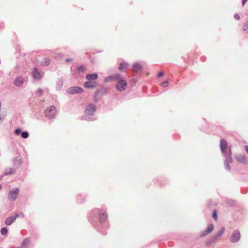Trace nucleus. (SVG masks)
I'll list each match as a JSON object with an SVG mask.
<instances>
[{
	"label": "nucleus",
	"mask_w": 248,
	"mask_h": 248,
	"mask_svg": "<svg viewBox=\"0 0 248 248\" xmlns=\"http://www.w3.org/2000/svg\"><path fill=\"white\" fill-rule=\"evenodd\" d=\"M116 78L118 80V83L116 85L117 89L120 92L124 91L127 86L126 81L125 80L122 79L119 75L117 76Z\"/></svg>",
	"instance_id": "nucleus-1"
},
{
	"label": "nucleus",
	"mask_w": 248,
	"mask_h": 248,
	"mask_svg": "<svg viewBox=\"0 0 248 248\" xmlns=\"http://www.w3.org/2000/svg\"><path fill=\"white\" fill-rule=\"evenodd\" d=\"M19 189H18V188H16V189L11 190V191H10L9 194V195L8 197V199L11 201L15 200L16 199V198L19 194Z\"/></svg>",
	"instance_id": "nucleus-2"
},
{
	"label": "nucleus",
	"mask_w": 248,
	"mask_h": 248,
	"mask_svg": "<svg viewBox=\"0 0 248 248\" xmlns=\"http://www.w3.org/2000/svg\"><path fill=\"white\" fill-rule=\"evenodd\" d=\"M56 109L54 106H51L46 110V114L49 118H52L56 114Z\"/></svg>",
	"instance_id": "nucleus-3"
},
{
	"label": "nucleus",
	"mask_w": 248,
	"mask_h": 248,
	"mask_svg": "<svg viewBox=\"0 0 248 248\" xmlns=\"http://www.w3.org/2000/svg\"><path fill=\"white\" fill-rule=\"evenodd\" d=\"M67 92L70 94H75L82 93L83 89L78 87H72L68 89Z\"/></svg>",
	"instance_id": "nucleus-4"
},
{
	"label": "nucleus",
	"mask_w": 248,
	"mask_h": 248,
	"mask_svg": "<svg viewBox=\"0 0 248 248\" xmlns=\"http://www.w3.org/2000/svg\"><path fill=\"white\" fill-rule=\"evenodd\" d=\"M95 109V106L91 104L88 106L84 112L87 114L93 115L94 113Z\"/></svg>",
	"instance_id": "nucleus-5"
},
{
	"label": "nucleus",
	"mask_w": 248,
	"mask_h": 248,
	"mask_svg": "<svg viewBox=\"0 0 248 248\" xmlns=\"http://www.w3.org/2000/svg\"><path fill=\"white\" fill-rule=\"evenodd\" d=\"M240 237V233L239 232L235 231L232 234L230 238V240L232 242H237L239 240Z\"/></svg>",
	"instance_id": "nucleus-6"
},
{
	"label": "nucleus",
	"mask_w": 248,
	"mask_h": 248,
	"mask_svg": "<svg viewBox=\"0 0 248 248\" xmlns=\"http://www.w3.org/2000/svg\"><path fill=\"white\" fill-rule=\"evenodd\" d=\"M97 85L96 82H92L91 81L85 82L84 83V87L87 89H93L95 88Z\"/></svg>",
	"instance_id": "nucleus-7"
},
{
	"label": "nucleus",
	"mask_w": 248,
	"mask_h": 248,
	"mask_svg": "<svg viewBox=\"0 0 248 248\" xmlns=\"http://www.w3.org/2000/svg\"><path fill=\"white\" fill-rule=\"evenodd\" d=\"M32 75L33 77L36 79H40L43 77V75L36 68L33 69Z\"/></svg>",
	"instance_id": "nucleus-8"
},
{
	"label": "nucleus",
	"mask_w": 248,
	"mask_h": 248,
	"mask_svg": "<svg viewBox=\"0 0 248 248\" xmlns=\"http://www.w3.org/2000/svg\"><path fill=\"white\" fill-rule=\"evenodd\" d=\"M214 229V225L213 224H210L208 225V228L206 230L204 231L203 232H202L201 234V236L203 237L206 235H207L208 233H210Z\"/></svg>",
	"instance_id": "nucleus-9"
},
{
	"label": "nucleus",
	"mask_w": 248,
	"mask_h": 248,
	"mask_svg": "<svg viewBox=\"0 0 248 248\" xmlns=\"http://www.w3.org/2000/svg\"><path fill=\"white\" fill-rule=\"evenodd\" d=\"M108 215L106 212L101 211L99 214V220L100 222H104L107 218Z\"/></svg>",
	"instance_id": "nucleus-10"
},
{
	"label": "nucleus",
	"mask_w": 248,
	"mask_h": 248,
	"mask_svg": "<svg viewBox=\"0 0 248 248\" xmlns=\"http://www.w3.org/2000/svg\"><path fill=\"white\" fill-rule=\"evenodd\" d=\"M132 68L134 72L139 73L141 71L143 67L140 63H136L133 65Z\"/></svg>",
	"instance_id": "nucleus-11"
},
{
	"label": "nucleus",
	"mask_w": 248,
	"mask_h": 248,
	"mask_svg": "<svg viewBox=\"0 0 248 248\" xmlns=\"http://www.w3.org/2000/svg\"><path fill=\"white\" fill-rule=\"evenodd\" d=\"M98 78V75L96 74H87L86 78L88 81H92Z\"/></svg>",
	"instance_id": "nucleus-12"
},
{
	"label": "nucleus",
	"mask_w": 248,
	"mask_h": 248,
	"mask_svg": "<svg viewBox=\"0 0 248 248\" xmlns=\"http://www.w3.org/2000/svg\"><path fill=\"white\" fill-rule=\"evenodd\" d=\"M16 219V217H15V216H11L6 218L5 223L7 225H10L15 221Z\"/></svg>",
	"instance_id": "nucleus-13"
},
{
	"label": "nucleus",
	"mask_w": 248,
	"mask_h": 248,
	"mask_svg": "<svg viewBox=\"0 0 248 248\" xmlns=\"http://www.w3.org/2000/svg\"><path fill=\"white\" fill-rule=\"evenodd\" d=\"M24 82V79L21 77H17L15 80V84L16 86H21Z\"/></svg>",
	"instance_id": "nucleus-14"
},
{
	"label": "nucleus",
	"mask_w": 248,
	"mask_h": 248,
	"mask_svg": "<svg viewBox=\"0 0 248 248\" xmlns=\"http://www.w3.org/2000/svg\"><path fill=\"white\" fill-rule=\"evenodd\" d=\"M220 146L222 152H224L227 147V144L226 140H220Z\"/></svg>",
	"instance_id": "nucleus-15"
},
{
	"label": "nucleus",
	"mask_w": 248,
	"mask_h": 248,
	"mask_svg": "<svg viewBox=\"0 0 248 248\" xmlns=\"http://www.w3.org/2000/svg\"><path fill=\"white\" fill-rule=\"evenodd\" d=\"M128 66L127 63H121L119 66V70L121 72H124L127 69Z\"/></svg>",
	"instance_id": "nucleus-16"
},
{
	"label": "nucleus",
	"mask_w": 248,
	"mask_h": 248,
	"mask_svg": "<svg viewBox=\"0 0 248 248\" xmlns=\"http://www.w3.org/2000/svg\"><path fill=\"white\" fill-rule=\"evenodd\" d=\"M236 160L242 163H246L247 160L245 157L243 155H238L236 157Z\"/></svg>",
	"instance_id": "nucleus-17"
},
{
	"label": "nucleus",
	"mask_w": 248,
	"mask_h": 248,
	"mask_svg": "<svg viewBox=\"0 0 248 248\" xmlns=\"http://www.w3.org/2000/svg\"><path fill=\"white\" fill-rule=\"evenodd\" d=\"M50 62V59L46 58L43 59V60L41 62V64L43 65H47L49 64Z\"/></svg>",
	"instance_id": "nucleus-18"
},
{
	"label": "nucleus",
	"mask_w": 248,
	"mask_h": 248,
	"mask_svg": "<svg viewBox=\"0 0 248 248\" xmlns=\"http://www.w3.org/2000/svg\"><path fill=\"white\" fill-rule=\"evenodd\" d=\"M14 172V170L11 168H8L6 170H5V174L6 175L7 174H11L13 173Z\"/></svg>",
	"instance_id": "nucleus-19"
},
{
	"label": "nucleus",
	"mask_w": 248,
	"mask_h": 248,
	"mask_svg": "<svg viewBox=\"0 0 248 248\" xmlns=\"http://www.w3.org/2000/svg\"><path fill=\"white\" fill-rule=\"evenodd\" d=\"M243 30L245 32H248V22L244 24L243 27Z\"/></svg>",
	"instance_id": "nucleus-20"
},
{
	"label": "nucleus",
	"mask_w": 248,
	"mask_h": 248,
	"mask_svg": "<svg viewBox=\"0 0 248 248\" xmlns=\"http://www.w3.org/2000/svg\"><path fill=\"white\" fill-rule=\"evenodd\" d=\"M86 70V68L83 66H80L78 68V72H85Z\"/></svg>",
	"instance_id": "nucleus-21"
},
{
	"label": "nucleus",
	"mask_w": 248,
	"mask_h": 248,
	"mask_svg": "<svg viewBox=\"0 0 248 248\" xmlns=\"http://www.w3.org/2000/svg\"><path fill=\"white\" fill-rule=\"evenodd\" d=\"M7 232L8 230L6 228L3 227L1 229V233L2 235H5L7 233Z\"/></svg>",
	"instance_id": "nucleus-22"
},
{
	"label": "nucleus",
	"mask_w": 248,
	"mask_h": 248,
	"mask_svg": "<svg viewBox=\"0 0 248 248\" xmlns=\"http://www.w3.org/2000/svg\"><path fill=\"white\" fill-rule=\"evenodd\" d=\"M21 136L24 139H27L29 137V133L27 132H23L21 133Z\"/></svg>",
	"instance_id": "nucleus-23"
},
{
	"label": "nucleus",
	"mask_w": 248,
	"mask_h": 248,
	"mask_svg": "<svg viewBox=\"0 0 248 248\" xmlns=\"http://www.w3.org/2000/svg\"><path fill=\"white\" fill-rule=\"evenodd\" d=\"M30 239H25L23 242H22V245L23 246H26L28 245L30 243Z\"/></svg>",
	"instance_id": "nucleus-24"
},
{
	"label": "nucleus",
	"mask_w": 248,
	"mask_h": 248,
	"mask_svg": "<svg viewBox=\"0 0 248 248\" xmlns=\"http://www.w3.org/2000/svg\"><path fill=\"white\" fill-rule=\"evenodd\" d=\"M14 216H15V217H16V218L17 217L23 218L24 217V215L23 213H22L16 214V215Z\"/></svg>",
	"instance_id": "nucleus-25"
},
{
	"label": "nucleus",
	"mask_w": 248,
	"mask_h": 248,
	"mask_svg": "<svg viewBox=\"0 0 248 248\" xmlns=\"http://www.w3.org/2000/svg\"><path fill=\"white\" fill-rule=\"evenodd\" d=\"M168 85H169V82L167 81H165L163 82L160 84V85L163 87H166L168 86Z\"/></svg>",
	"instance_id": "nucleus-26"
},
{
	"label": "nucleus",
	"mask_w": 248,
	"mask_h": 248,
	"mask_svg": "<svg viewBox=\"0 0 248 248\" xmlns=\"http://www.w3.org/2000/svg\"><path fill=\"white\" fill-rule=\"evenodd\" d=\"M224 231H225V228H222L221 229L220 232L218 234H217V236H220L221 235H222Z\"/></svg>",
	"instance_id": "nucleus-27"
},
{
	"label": "nucleus",
	"mask_w": 248,
	"mask_h": 248,
	"mask_svg": "<svg viewBox=\"0 0 248 248\" xmlns=\"http://www.w3.org/2000/svg\"><path fill=\"white\" fill-rule=\"evenodd\" d=\"M213 217L215 219V220H217V212L216 211H214V212H213Z\"/></svg>",
	"instance_id": "nucleus-28"
},
{
	"label": "nucleus",
	"mask_w": 248,
	"mask_h": 248,
	"mask_svg": "<svg viewBox=\"0 0 248 248\" xmlns=\"http://www.w3.org/2000/svg\"><path fill=\"white\" fill-rule=\"evenodd\" d=\"M43 92H44V91L42 89H39L38 90V91L37 92V93L39 94V95H42L43 94Z\"/></svg>",
	"instance_id": "nucleus-29"
},
{
	"label": "nucleus",
	"mask_w": 248,
	"mask_h": 248,
	"mask_svg": "<svg viewBox=\"0 0 248 248\" xmlns=\"http://www.w3.org/2000/svg\"><path fill=\"white\" fill-rule=\"evenodd\" d=\"M21 130L19 128L16 129L15 131V133L16 135H19L20 133Z\"/></svg>",
	"instance_id": "nucleus-30"
},
{
	"label": "nucleus",
	"mask_w": 248,
	"mask_h": 248,
	"mask_svg": "<svg viewBox=\"0 0 248 248\" xmlns=\"http://www.w3.org/2000/svg\"><path fill=\"white\" fill-rule=\"evenodd\" d=\"M164 75V73L163 72H160L157 74V77L160 78Z\"/></svg>",
	"instance_id": "nucleus-31"
},
{
	"label": "nucleus",
	"mask_w": 248,
	"mask_h": 248,
	"mask_svg": "<svg viewBox=\"0 0 248 248\" xmlns=\"http://www.w3.org/2000/svg\"><path fill=\"white\" fill-rule=\"evenodd\" d=\"M234 18H235V19H236V20H238V19H239V18H240V17H239V16H238V15H237V14H235V15H234Z\"/></svg>",
	"instance_id": "nucleus-32"
},
{
	"label": "nucleus",
	"mask_w": 248,
	"mask_h": 248,
	"mask_svg": "<svg viewBox=\"0 0 248 248\" xmlns=\"http://www.w3.org/2000/svg\"><path fill=\"white\" fill-rule=\"evenodd\" d=\"M245 149L247 153L248 154V146H245Z\"/></svg>",
	"instance_id": "nucleus-33"
},
{
	"label": "nucleus",
	"mask_w": 248,
	"mask_h": 248,
	"mask_svg": "<svg viewBox=\"0 0 248 248\" xmlns=\"http://www.w3.org/2000/svg\"><path fill=\"white\" fill-rule=\"evenodd\" d=\"M247 0H242V4H243V5H244V4H245V2L247 1Z\"/></svg>",
	"instance_id": "nucleus-34"
},
{
	"label": "nucleus",
	"mask_w": 248,
	"mask_h": 248,
	"mask_svg": "<svg viewBox=\"0 0 248 248\" xmlns=\"http://www.w3.org/2000/svg\"><path fill=\"white\" fill-rule=\"evenodd\" d=\"M228 160H229V161L230 160V162H231V158H230V156H229V157H228Z\"/></svg>",
	"instance_id": "nucleus-35"
},
{
	"label": "nucleus",
	"mask_w": 248,
	"mask_h": 248,
	"mask_svg": "<svg viewBox=\"0 0 248 248\" xmlns=\"http://www.w3.org/2000/svg\"><path fill=\"white\" fill-rule=\"evenodd\" d=\"M1 188H2V186H1L0 185V189H1Z\"/></svg>",
	"instance_id": "nucleus-36"
},
{
	"label": "nucleus",
	"mask_w": 248,
	"mask_h": 248,
	"mask_svg": "<svg viewBox=\"0 0 248 248\" xmlns=\"http://www.w3.org/2000/svg\"><path fill=\"white\" fill-rule=\"evenodd\" d=\"M66 61H67V62H69V61H70V60H68V59H67V60H66Z\"/></svg>",
	"instance_id": "nucleus-37"
}]
</instances>
